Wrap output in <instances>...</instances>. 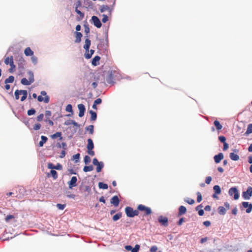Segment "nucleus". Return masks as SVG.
Returning a JSON list of instances; mask_svg holds the SVG:
<instances>
[{"label":"nucleus","instance_id":"18","mask_svg":"<svg viewBox=\"0 0 252 252\" xmlns=\"http://www.w3.org/2000/svg\"><path fill=\"white\" fill-rule=\"evenodd\" d=\"M24 54L26 56H32L33 55V52L30 47H27L24 50Z\"/></svg>","mask_w":252,"mask_h":252},{"label":"nucleus","instance_id":"19","mask_svg":"<svg viewBox=\"0 0 252 252\" xmlns=\"http://www.w3.org/2000/svg\"><path fill=\"white\" fill-rule=\"evenodd\" d=\"M187 212V209L184 206H180L179 208V212H178V216H182L184 214H185Z\"/></svg>","mask_w":252,"mask_h":252},{"label":"nucleus","instance_id":"49","mask_svg":"<svg viewBox=\"0 0 252 252\" xmlns=\"http://www.w3.org/2000/svg\"><path fill=\"white\" fill-rule=\"evenodd\" d=\"M52 113L50 111L46 110L45 112L46 119H49L51 116Z\"/></svg>","mask_w":252,"mask_h":252},{"label":"nucleus","instance_id":"62","mask_svg":"<svg viewBox=\"0 0 252 252\" xmlns=\"http://www.w3.org/2000/svg\"><path fill=\"white\" fill-rule=\"evenodd\" d=\"M55 169L57 170H61L62 169V165L60 163H58L55 166Z\"/></svg>","mask_w":252,"mask_h":252},{"label":"nucleus","instance_id":"50","mask_svg":"<svg viewBox=\"0 0 252 252\" xmlns=\"http://www.w3.org/2000/svg\"><path fill=\"white\" fill-rule=\"evenodd\" d=\"M41 127V125L39 123L35 124L33 127V129L35 130H39Z\"/></svg>","mask_w":252,"mask_h":252},{"label":"nucleus","instance_id":"23","mask_svg":"<svg viewBox=\"0 0 252 252\" xmlns=\"http://www.w3.org/2000/svg\"><path fill=\"white\" fill-rule=\"evenodd\" d=\"M41 140L39 142V145L40 147H42L44 144L47 141L48 138L47 137L43 135L41 136Z\"/></svg>","mask_w":252,"mask_h":252},{"label":"nucleus","instance_id":"60","mask_svg":"<svg viewBox=\"0 0 252 252\" xmlns=\"http://www.w3.org/2000/svg\"><path fill=\"white\" fill-rule=\"evenodd\" d=\"M47 167L49 169H51L52 170L55 169V166L52 163H49L48 164Z\"/></svg>","mask_w":252,"mask_h":252},{"label":"nucleus","instance_id":"32","mask_svg":"<svg viewBox=\"0 0 252 252\" xmlns=\"http://www.w3.org/2000/svg\"><path fill=\"white\" fill-rule=\"evenodd\" d=\"M10 66V68L8 69V71L10 73H13L15 70L16 66L14 64V62H11V63L9 64Z\"/></svg>","mask_w":252,"mask_h":252},{"label":"nucleus","instance_id":"41","mask_svg":"<svg viewBox=\"0 0 252 252\" xmlns=\"http://www.w3.org/2000/svg\"><path fill=\"white\" fill-rule=\"evenodd\" d=\"M84 161L86 164H88L91 162V158L88 156H85L84 158Z\"/></svg>","mask_w":252,"mask_h":252},{"label":"nucleus","instance_id":"7","mask_svg":"<svg viewBox=\"0 0 252 252\" xmlns=\"http://www.w3.org/2000/svg\"><path fill=\"white\" fill-rule=\"evenodd\" d=\"M252 195V187H249L246 191L243 192V197L245 199H249Z\"/></svg>","mask_w":252,"mask_h":252},{"label":"nucleus","instance_id":"59","mask_svg":"<svg viewBox=\"0 0 252 252\" xmlns=\"http://www.w3.org/2000/svg\"><path fill=\"white\" fill-rule=\"evenodd\" d=\"M212 181V178L210 176H208L206 178V179H205V183L207 184H209L210 183V182H211Z\"/></svg>","mask_w":252,"mask_h":252},{"label":"nucleus","instance_id":"15","mask_svg":"<svg viewBox=\"0 0 252 252\" xmlns=\"http://www.w3.org/2000/svg\"><path fill=\"white\" fill-rule=\"evenodd\" d=\"M75 40L74 41L75 43H79L81 42V38L82 37V34L80 32H75Z\"/></svg>","mask_w":252,"mask_h":252},{"label":"nucleus","instance_id":"42","mask_svg":"<svg viewBox=\"0 0 252 252\" xmlns=\"http://www.w3.org/2000/svg\"><path fill=\"white\" fill-rule=\"evenodd\" d=\"M185 201L189 204H193L194 203V200L190 198H187L185 199Z\"/></svg>","mask_w":252,"mask_h":252},{"label":"nucleus","instance_id":"14","mask_svg":"<svg viewBox=\"0 0 252 252\" xmlns=\"http://www.w3.org/2000/svg\"><path fill=\"white\" fill-rule=\"evenodd\" d=\"M214 158L215 162L218 163L223 158V155L222 153H220L218 155L215 156Z\"/></svg>","mask_w":252,"mask_h":252},{"label":"nucleus","instance_id":"30","mask_svg":"<svg viewBox=\"0 0 252 252\" xmlns=\"http://www.w3.org/2000/svg\"><path fill=\"white\" fill-rule=\"evenodd\" d=\"M99 10L101 12H104L110 10L109 7L106 5H102L100 6Z\"/></svg>","mask_w":252,"mask_h":252},{"label":"nucleus","instance_id":"28","mask_svg":"<svg viewBox=\"0 0 252 252\" xmlns=\"http://www.w3.org/2000/svg\"><path fill=\"white\" fill-rule=\"evenodd\" d=\"M218 213L220 215H224L226 213V209L222 207V206H220L218 209Z\"/></svg>","mask_w":252,"mask_h":252},{"label":"nucleus","instance_id":"64","mask_svg":"<svg viewBox=\"0 0 252 252\" xmlns=\"http://www.w3.org/2000/svg\"><path fill=\"white\" fill-rule=\"evenodd\" d=\"M158 250V248L156 246H153L151 249L150 252H156Z\"/></svg>","mask_w":252,"mask_h":252},{"label":"nucleus","instance_id":"31","mask_svg":"<svg viewBox=\"0 0 252 252\" xmlns=\"http://www.w3.org/2000/svg\"><path fill=\"white\" fill-rule=\"evenodd\" d=\"M14 77L13 76H10L8 77V78H6L5 80L4 83H5V84L11 83L14 82Z\"/></svg>","mask_w":252,"mask_h":252},{"label":"nucleus","instance_id":"27","mask_svg":"<svg viewBox=\"0 0 252 252\" xmlns=\"http://www.w3.org/2000/svg\"><path fill=\"white\" fill-rule=\"evenodd\" d=\"M94 51L92 49L89 51V52H86L85 54V58L87 59H90L92 57L93 54L94 53Z\"/></svg>","mask_w":252,"mask_h":252},{"label":"nucleus","instance_id":"33","mask_svg":"<svg viewBox=\"0 0 252 252\" xmlns=\"http://www.w3.org/2000/svg\"><path fill=\"white\" fill-rule=\"evenodd\" d=\"M122 216V213H117V214L115 215L113 217V220L115 221L118 220H119Z\"/></svg>","mask_w":252,"mask_h":252},{"label":"nucleus","instance_id":"61","mask_svg":"<svg viewBox=\"0 0 252 252\" xmlns=\"http://www.w3.org/2000/svg\"><path fill=\"white\" fill-rule=\"evenodd\" d=\"M203 224L206 227H208V226H209L211 225V222H210V221L206 220V221H205L203 222Z\"/></svg>","mask_w":252,"mask_h":252},{"label":"nucleus","instance_id":"22","mask_svg":"<svg viewBox=\"0 0 252 252\" xmlns=\"http://www.w3.org/2000/svg\"><path fill=\"white\" fill-rule=\"evenodd\" d=\"M13 61V58L12 56L7 57L4 59V63L5 64L8 65L10 64L11 62Z\"/></svg>","mask_w":252,"mask_h":252},{"label":"nucleus","instance_id":"2","mask_svg":"<svg viewBox=\"0 0 252 252\" xmlns=\"http://www.w3.org/2000/svg\"><path fill=\"white\" fill-rule=\"evenodd\" d=\"M125 212L126 214V216L130 218L138 216L139 214V212L138 210H134L133 208L130 207H126L125 208Z\"/></svg>","mask_w":252,"mask_h":252},{"label":"nucleus","instance_id":"10","mask_svg":"<svg viewBox=\"0 0 252 252\" xmlns=\"http://www.w3.org/2000/svg\"><path fill=\"white\" fill-rule=\"evenodd\" d=\"M77 181V177L75 176L72 177L70 181L68 182V188L72 189L73 187L77 186L76 182Z\"/></svg>","mask_w":252,"mask_h":252},{"label":"nucleus","instance_id":"47","mask_svg":"<svg viewBox=\"0 0 252 252\" xmlns=\"http://www.w3.org/2000/svg\"><path fill=\"white\" fill-rule=\"evenodd\" d=\"M21 94L20 90H17L15 92V99L18 100L19 99V95Z\"/></svg>","mask_w":252,"mask_h":252},{"label":"nucleus","instance_id":"12","mask_svg":"<svg viewBox=\"0 0 252 252\" xmlns=\"http://www.w3.org/2000/svg\"><path fill=\"white\" fill-rule=\"evenodd\" d=\"M242 204L244 208H247L246 211L247 213H250L252 211V204H249L248 202H243Z\"/></svg>","mask_w":252,"mask_h":252},{"label":"nucleus","instance_id":"37","mask_svg":"<svg viewBox=\"0 0 252 252\" xmlns=\"http://www.w3.org/2000/svg\"><path fill=\"white\" fill-rule=\"evenodd\" d=\"M252 133V124H250L248 126L247 131L246 132V134H249Z\"/></svg>","mask_w":252,"mask_h":252},{"label":"nucleus","instance_id":"63","mask_svg":"<svg viewBox=\"0 0 252 252\" xmlns=\"http://www.w3.org/2000/svg\"><path fill=\"white\" fill-rule=\"evenodd\" d=\"M228 147H229V146L227 143L225 142L223 143V151H225L227 149H228Z\"/></svg>","mask_w":252,"mask_h":252},{"label":"nucleus","instance_id":"43","mask_svg":"<svg viewBox=\"0 0 252 252\" xmlns=\"http://www.w3.org/2000/svg\"><path fill=\"white\" fill-rule=\"evenodd\" d=\"M65 110L67 112H71V113H73V110H72V105L71 104H68L66 106Z\"/></svg>","mask_w":252,"mask_h":252},{"label":"nucleus","instance_id":"40","mask_svg":"<svg viewBox=\"0 0 252 252\" xmlns=\"http://www.w3.org/2000/svg\"><path fill=\"white\" fill-rule=\"evenodd\" d=\"M94 127L93 125H90L86 127V129L89 131L90 134H92L94 133Z\"/></svg>","mask_w":252,"mask_h":252},{"label":"nucleus","instance_id":"34","mask_svg":"<svg viewBox=\"0 0 252 252\" xmlns=\"http://www.w3.org/2000/svg\"><path fill=\"white\" fill-rule=\"evenodd\" d=\"M51 137L53 139L56 138L57 137H60V140H62V133L61 132H57L51 135Z\"/></svg>","mask_w":252,"mask_h":252},{"label":"nucleus","instance_id":"26","mask_svg":"<svg viewBox=\"0 0 252 252\" xmlns=\"http://www.w3.org/2000/svg\"><path fill=\"white\" fill-rule=\"evenodd\" d=\"M214 124L218 130H220L222 129V126L220 125V124L218 121H215L214 122Z\"/></svg>","mask_w":252,"mask_h":252},{"label":"nucleus","instance_id":"5","mask_svg":"<svg viewBox=\"0 0 252 252\" xmlns=\"http://www.w3.org/2000/svg\"><path fill=\"white\" fill-rule=\"evenodd\" d=\"M228 193L230 196L234 195V199L235 200H237L239 197V193L236 187L230 188L229 189Z\"/></svg>","mask_w":252,"mask_h":252},{"label":"nucleus","instance_id":"8","mask_svg":"<svg viewBox=\"0 0 252 252\" xmlns=\"http://www.w3.org/2000/svg\"><path fill=\"white\" fill-rule=\"evenodd\" d=\"M158 222L161 224L165 227L167 226L168 225V219L166 217L160 216L158 217Z\"/></svg>","mask_w":252,"mask_h":252},{"label":"nucleus","instance_id":"56","mask_svg":"<svg viewBox=\"0 0 252 252\" xmlns=\"http://www.w3.org/2000/svg\"><path fill=\"white\" fill-rule=\"evenodd\" d=\"M219 140L222 142L223 143L226 142H225V140H226V138L224 136H220L219 137Z\"/></svg>","mask_w":252,"mask_h":252},{"label":"nucleus","instance_id":"9","mask_svg":"<svg viewBox=\"0 0 252 252\" xmlns=\"http://www.w3.org/2000/svg\"><path fill=\"white\" fill-rule=\"evenodd\" d=\"M92 20L94 25L97 28H99L101 27V23L97 17L95 16H92Z\"/></svg>","mask_w":252,"mask_h":252},{"label":"nucleus","instance_id":"3","mask_svg":"<svg viewBox=\"0 0 252 252\" xmlns=\"http://www.w3.org/2000/svg\"><path fill=\"white\" fill-rule=\"evenodd\" d=\"M41 94L42 95H39L37 97V100L39 102L44 101L45 103H47L49 102V97L47 95L46 92L44 91L41 92Z\"/></svg>","mask_w":252,"mask_h":252},{"label":"nucleus","instance_id":"57","mask_svg":"<svg viewBox=\"0 0 252 252\" xmlns=\"http://www.w3.org/2000/svg\"><path fill=\"white\" fill-rule=\"evenodd\" d=\"M45 121L46 122L48 123L49 124V125L50 126H53L54 125V123H53V122L52 120H51L50 119V118H49V119H46L45 120Z\"/></svg>","mask_w":252,"mask_h":252},{"label":"nucleus","instance_id":"55","mask_svg":"<svg viewBox=\"0 0 252 252\" xmlns=\"http://www.w3.org/2000/svg\"><path fill=\"white\" fill-rule=\"evenodd\" d=\"M43 117H44V115L43 114H40L37 117V118H36L37 121L38 122L41 121L43 120Z\"/></svg>","mask_w":252,"mask_h":252},{"label":"nucleus","instance_id":"29","mask_svg":"<svg viewBox=\"0 0 252 252\" xmlns=\"http://www.w3.org/2000/svg\"><path fill=\"white\" fill-rule=\"evenodd\" d=\"M213 189L217 194H220L221 193V189L219 186L215 185L213 187Z\"/></svg>","mask_w":252,"mask_h":252},{"label":"nucleus","instance_id":"39","mask_svg":"<svg viewBox=\"0 0 252 252\" xmlns=\"http://www.w3.org/2000/svg\"><path fill=\"white\" fill-rule=\"evenodd\" d=\"M50 173L52 176V177L54 178V179H56L58 178V173L56 172V171L54 170H51L50 171Z\"/></svg>","mask_w":252,"mask_h":252},{"label":"nucleus","instance_id":"13","mask_svg":"<svg viewBox=\"0 0 252 252\" xmlns=\"http://www.w3.org/2000/svg\"><path fill=\"white\" fill-rule=\"evenodd\" d=\"M120 203L119 197L117 196H114L111 199V203L113 204L115 207H117Z\"/></svg>","mask_w":252,"mask_h":252},{"label":"nucleus","instance_id":"1","mask_svg":"<svg viewBox=\"0 0 252 252\" xmlns=\"http://www.w3.org/2000/svg\"><path fill=\"white\" fill-rule=\"evenodd\" d=\"M28 74L29 75V80L26 78H22L21 80L22 84L24 85H29L34 82V79L33 73L30 71L28 72Z\"/></svg>","mask_w":252,"mask_h":252},{"label":"nucleus","instance_id":"11","mask_svg":"<svg viewBox=\"0 0 252 252\" xmlns=\"http://www.w3.org/2000/svg\"><path fill=\"white\" fill-rule=\"evenodd\" d=\"M78 108L79 110L78 116L79 117H82L84 115L86 110L85 106L83 104H79L78 105Z\"/></svg>","mask_w":252,"mask_h":252},{"label":"nucleus","instance_id":"38","mask_svg":"<svg viewBox=\"0 0 252 252\" xmlns=\"http://www.w3.org/2000/svg\"><path fill=\"white\" fill-rule=\"evenodd\" d=\"M80 154L78 153L73 156L72 159L75 160V162L77 163L79 161V159L80 158Z\"/></svg>","mask_w":252,"mask_h":252},{"label":"nucleus","instance_id":"46","mask_svg":"<svg viewBox=\"0 0 252 252\" xmlns=\"http://www.w3.org/2000/svg\"><path fill=\"white\" fill-rule=\"evenodd\" d=\"M36 111L34 109L32 108L28 111L27 114L29 116H31L35 113Z\"/></svg>","mask_w":252,"mask_h":252},{"label":"nucleus","instance_id":"24","mask_svg":"<svg viewBox=\"0 0 252 252\" xmlns=\"http://www.w3.org/2000/svg\"><path fill=\"white\" fill-rule=\"evenodd\" d=\"M89 113L91 114L90 120L91 121H95L96 119V117H97L96 113L92 110H90Z\"/></svg>","mask_w":252,"mask_h":252},{"label":"nucleus","instance_id":"20","mask_svg":"<svg viewBox=\"0 0 252 252\" xmlns=\"http://www.w3.org/2000/svg\"><path fill=\"white\" fill-rule=\"evenodd\" d=\"M100 58L99 56H95L93 59L92 60V63L93 65L94 66H96L97 65V64H98V62H99V61L100 60Z\"/></svg>","mask_w":252,"mask_h":252},{"label":"nucleus","instance_id":"25","mask_svg":"<svg viewBox=\"0 0 252 252\" xmlns=\"http://www.w3.org/2000/svg\"><path fill=\"white\" fill-rule=\"evenodd\" d=\"M21 94H22L23 96L21 98V100L23 101L25 100L27 97V91L26 90H20Z\"/></svg>","mask_w":252,"mask_h":252},{"label":"nucleus","instance_id":"53","mask_svg":"<svg viewBox=\"0 0 252 252\" xmlns=\"http://www.w3.org/2000/svg\"><path fill=\"white\" fill-rule=\"evenodd\" d=\"M102 16H103V18H102V22L103 23H105L107 21H108V17L106 15H105V14H103L102 15Z\"/></svg>","mask_w":252,"mask_h":252},{"label":"nucleus","instance_id":"58","mask_svg":"<svg viewBox=\"0 0 252 252\" xmlns=\"http://www.w3.org/2000/svg\"><path fill=\"white\" fill-rule=\"evenodd\" d=\"M101 102H102L101 99L100 98H98L94 100V103L95 105H98V104H100L101 103Z\"/></svg>","mask_w":252,"mask_h":252},{"label":"nucleus","instance_id":"16","mask_svg":"<svg viewBox=\"0 0 252 252\" xmlns=\"http://www.w3.org/2000/svg\"><path fill=\"white\" fill-rule=\"evenodd\" d=\"M90 45H91V40L88 38L86 39L85 44L83 47L86 51V52H89V48H90Z\"/></svg>","mask_w":252,"mask_h":252},{"label":"nucleus","instance_id":"51","mask_svg":"<svg viewBox=\"0 0 252 252\" xmlns=\"http://www.w3.org/2000/svg\"><path fill=\"white\" fill-rule=\"evenodd\" d=\"M140 249V246L136 245L134 248H132V252H138Z\"/></svg>","mask_w":252,"mask_h":252},{"label":"nucleus","instance_id":"6","mask_svg":"<svg viewBox=\"0 0 252 252\" xmlns=\"http://www.w3.org/2000/svg\"><path fill=\"white\" fill-rule=\"evenodd\" d=\"M93 163L94 165L97 166L96 168L97 172H100L103 167V163L102 162H98L96 158L93 159Z\"/></svg>","mask_w":252,"mask_h":252},{"label":"nucleus","instance_id":"44","mask_svg":"<svg viewBox=\"0 0 252 252\" xmlns=\"http://www.w3.org/2000/svg\"><path fill=\"white\" fill-rule=\"evenodd\" d=\"M14 218H15V217L13 215H8L5 218V221L8 222L10 220L14 219Z\"/></svg>","mask_w":252,"mask_h":252},{"label":"nucleus","instance_id":"4","mask_svg":"<svg viewBox=\"0 0 252 252\" xmlns=\"http://www.w3.org/2000/svg\"><path fill=\"white\" fill-rule=\"evenodd\" d=\"M138 210L143 212L145 215H149L151 214L152 211L151 209L145 206L140 204L137 207Z\"/></svg>","mask_w":252,"mask_h":252},{"label":"nucleus","instance_id":"35","mask_svg":"<svg viewBox=\"0 0 252 252\" xmlns=\"http://www.w3.org/2000/svg\"><path fill=\"white\" fill-rule=\"evenodd\" d=\"M98 187L100 189H107L108 188V185L106 184L103 183L102 182H99L98 183Z\"/></svg>","mask_w":252,"mask_h":252},{"label":"nucleus","instance_id":"45","mask_svg":"<svg viewBox=\"0 0 252 252\" xmlns=\"http://www.w3.org/2000/svg\"><path fill=\"white\" fill-rule=\"evenodd\" d=\"M197 202L199 203L202 200V195L200 192H197Z\"/></svg>","mask_w":252,"mask_h":252},{"label":"nucleus","instance_id":"21","mask_svg":"<svg viewBox=\"0 0 252 252\" xmlns=\"http://www.w3.org/2000/svg\"><path fill=\"white\" fill-rule=\"evenodd\" d=\"M229 157L232 160L234 161H237L239 159V156L234 153H230Z\"/></svg>","mask_w":252,"mask_h":252},{"label":"nucleus","instance_id":"52","mask_svg":"<svg viewBox=\"0 0 252 252\" xmlns=\"http://www.w3.org/2000/svg\"><path fill=\"white\" fill-rule=\"evenodd\" d=\"M31 60L32 62L34 64H36L37 63V58L35 56L32 55L31 57Z\"/></svg>","mask_w":252,"mask_h":252},{"label":"nucleus","instance_id":"36","mask_svg":"<svg viewBox=\"0 0 252 252\" xmlns=\"http://www.w3.org/2000/svg\"><path fill=\"white\" fill-rule=\"evenodd\" d=\"M94 169L93 166H85L84 167L83 171L85 172L91 171Z\"/></svg>","mask_w":252,"mask_h":252},{"label":"nucleus","instance_id":"54","mask_svg":"<svg viewBox=\"0 0 252 252\" xmlns=\"http://www.w3.org/2000/svg\"><path fill=\"white\" fill-rule=\"evenodd\" d=\"M57 207L60 210H63L65 207V204H57Z\"/></svg>","mask_w":252,"mask_h":252},{"label":"nucleus","instance_id":"17","mask_svg":"<svg viewBox=\"0 0 252 252\" xmlns=\"http://www.w3.org/2000/svg\"><path fill=\"white\" fill-rule=\"evenodd\" d=\"M88 144L87 145V150H93L94 148V144L93 140L89 138L87 140Z\"/></svg>","mask_w":252,"mask_h":252},{"label":"nucleus","instance_id":"48","mask_svg":"<svg viewBox=\"0 0 252 252\" xmlns=\"http://www.w3.org/2000/svg\"><path fill=\"white\" fill-rule=\"evenodd\" d=\"M75 11L76 12L80 15V16L81 17V18H84V14L83 12H82L81 11H80L79 10H78L77 9V7H76L75 8Z\"/></svg>","mask_w":252,"mask_h":252}]
</instances>
